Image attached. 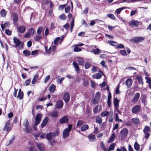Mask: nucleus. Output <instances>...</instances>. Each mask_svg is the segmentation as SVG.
<instances>
[{
	"instance_id": "nucleus-29",
	"label": "nucleus",
	"mask_w": 151,
	"mask_h": 151,
	"mask_svg": "<svg viewBox=\"0 0 151 151\" xmlns=\"http://www.w3.org/2000/svg\"><path fill=\"white\" fill-rule=\"evenodd\" d=\"M0 13L1 17H5L6 16L7 12L4 9H2L0 11Z\"/></svg>"
},
{
	"instance_id": "nucleus-61",
	"label": "nucleus",
	"mask_w": 151,
	"mask_h": 151,
	"mask_svg": "<svg viewBox=\"0 0 151 151\" xmlns=\"http://www.w3.org/2000/svg\"><path fill=\"white\" fill-rule=\"evenodd\" d=\"M56 27L55 26V24L53 23H52L50 26V29L51 30H53L55 29Z\"/></svg>"
},
{
	"instance_id": "nucleus-36",
	"label": "nucleus",
	"mask_w": 151,
	"mask_h": 151,
	"mask_svg": "<svg viewBox=\"0 0 151 151\" xmlns=\"http://www.w3.org/2000/svg\"><path fill=\"white\" fill-rule=\"evenodd\" d=\"M136 78L138 80L139 83L140 84L143 85V82L142 81V79L141 76H137L136 77Z\"/></svg>"
},
{
	"instance_id": "nucleus-17",
	"label": "nucleus",
	"mask_w": 151,
	"mask_h": 151,
	"mask_svg": "<svg viewBox=\"0 0 151 151\" xmlns=\"http://www.w3.org/2000/svg\"><path fill=\"white\" fill-rule=\"evenodd\" d=\"M35 120V123L33 125L32 127L33 129L35 131H36L37 130V127L38 125V114L36 115Z\"/></svg>"
},
{
	"instance_id": "nucleus-28",
	"label": "nucleus",
	"mask_w": 151,
	"mask_h": 151,
	"mask_svg": "<svg viewBox=\"0 0 151 151\" xmlns=\"http://www.w3.org/2000/svg\"><path fill=\"white\" fill-rule=\"evenodd\" d=\"M25 131L26 133H31L32 132V129L31 127L28 126L27 127H25Z\"/></svg>"
},
{
	"instance_id": "nucleus-57",
	"label": "nucleus",
	"mask_w": 151,
	"mask_h": 151,
	"mask_svg": "<svg viewBox=\"0 0 151 151\" xmlns=\"http://www.w3.org/2000/svg\"><path fill=\"white\" fill-rule=\"evenodd\" d=\"M47 47H45V51L47 54H50L51 52V48L50 47L49 49H47Z\"/></svg>"
},
{
	"instance_id": "nucleus-44",
	"label": "nucleus",
	"mask_w": 151,
	"mask_h": 151,
	"mask_svg": "<svg viewBox=\"0 0 151 151\" xmlns=\"http://www.w3.org/2000/svg\"><path fill=\"white\" fill-rule=\"evenodd\" d=\"M23 53L26 56H29L30 55V52L27 50H24Z\"/></svg>"
},
{
	"instance_id": "nucleus-43",
	"label": "nucleus",
	"mask_w": 151,
	"mask_h": 151,
	"mask_svg": "<svg viewBox=\"0 0 151 151\" xmlns=\"http://www.w3.org/2000/svg\"><path fill=\"white\" fill-rule=\"evenodd\" d=\"M116 151H127L126 148L124 147H121L120 148H118L116 150Z\"/></svg>"
},
{
	"instance_id": "nucleus-8",
	"label": "nucleus",
	"mask_w": 151,
	"mask_h": 151,
	"mask_svg": "<svg viewBox=\"0 0 151 151\" xmlns=\"http://www.w3.org/2000/svg\"><path fill=\"white\" fill-rule=\"evenodd\" d=\"M140 96V94L139 93H136L132 99V102L134 103L137 102L139 100Z\"/></svg>"
},
{
	"instance_id": "nucleus-39",
	"label": "nucleus",
	"mask_w": 151,
	"mask_h": 151,
	"mask_svg": "<svg viewBox=\"0 0 151 151\" xmlns=\"http://www.w3.org/2000/svg\"><path fill=\"white\" fill-rule=\"evenodd\" d=\"M78 63L80 65H83L84 63L83 59L81 58H80L78 61Z\"/></svg>"
},
{
	"instance_id": "nucleus-60",
	"label": "nucleus",
	"mask_w": 151,
	"mask_h": 151,
	"mask_svg": "<svg viewBox=\"0 0 151 151\" xmlns=\"http://www.w3.org/2000/svg\"><path fill=\"white\" fill-rule=\"evenodd\" d=\"M145 79L147 80V82L148 83L149 85L151 84V80L149 78L146 77H145Z\"/></svg>"
},
{
	"instance_id": "nucleus-27",
	"label": "nucleus",
	"mask_w": 151,
	"mask_h": 151,
	"mask_svg": "<svg viewBox=\"0 0 151 151\" xmlns=\"http://www.w3.org/2000/svg\"><path fill=\"white\" fill-rule=\"evenodd\" d=\"M141 98L142 103H143L144 105H145L147 103L146 101V96L144 95H142L141 97Z\"/></svg>"
},
{
	"instance_id": "nucleus-25",
	"label": "nucleus",
	"mask_w": 151,
	"mask_h": 151,
	"mask_svg": "<svg viewBox=\"0 0 151 151\" xmlns=\"http://www.w3.org/2000/svg\"><path fill=\"white\" fill-rule=\"evenodd\" d=\"M132 122L135 124L137 125L139 123V120L138 118H132L131 119Z\"/></svg>"
},
{
	"instance_id": "nucleus-3",
	"label": "nucleus",
	"mask_w": 151,
	"mask_h": 151,
	"mask_svg": "<svg viewBox=\"0 0 151 151\" xmlns=\"http://www.w3.org/2000/svg\"><path fill=\"white\" fill-rule=\"evenodd\" d=\"M12 126L11 125L10 120H8L6 122L3 128V131H6L8 133L9 132L12 128Z\"/></svg>"
},
{
	"instance_id": "nucleus-41",
	"label": "nucleus",
	"mask_w": 151,
	"mask_h": 151,
	"mask_svg": "<svg viewBox=\"0 0 151 151\" xmlns=\"http://www.w3.org/2000/svg\"><path fill=\"white\" fill-rule=\"evenodd\" d=\"M116 48H123L124 47V45L122 44H120L115 45Z\"/></svg>"
},
{
	"instance_id": "nucleus-40",
	"label": "nucleus",
	"mask_w": 151,
	"mask_h": 151,
	"mask_svg": "<svg viewBox=\"0 0 151 151\" xmlns=\"http://www.w3.org/2000/svg\"><path fill=\"white\" fill-rule=\"evenodd\" d=\"M101 97V95L100 93L99 92H97L96 94V95L94 97V99H97L99 101Z\"/></svg>"
},
{
	"instance_id": "nucleus-32",
	"label": "nucleus",
	"mask_w": 151,
	"mask_h": 151,
	"mask_svg": "<svg viewBox=\"0 0 151 151\" xmlns=\"http://www.w3.org/2000/svg\"><path fill=\"white\" fill-rule=\"evenodd\" d=\"M101 77V75L99 73H96L93 75L92 77L94 78L99 79Z\"/></svg>"
},
{
	"instance_id": "nucleus-6",
	"label": "nucleus",
	"mask_w": 151,
	"mask_h": 151,
	"mask_svg": "<svg viewBox=\"0 0 151 151\" xmlns=\"http://www.w3.org/2000/svg\"><path fill=\"white\" fill-rule=\"evenodd\" d=\"M128 133V129L126 128H124L122 129L120 134L122 137L124 138L127 136Z\"/></svg>"
},
{
	"instance_id": "nucleus-33",
	"label": "nucleus",
	"mask_w": 151,
	"mask_h": 151,
	"mask_svg": "<svg viewBox=\"0 0 151 151\" xmlns=\"http://www.w3.org/2000/svg\"><path fill=\"white\" fill-rule=\"evenodd\" d=\"M127 9L126 7H123L117 9L116 11V12L117 14H119L124 9Z\"/></svg>"
},
{
	"instance_id": "nucleus-22",
	"label": "nucleus",
	"mask_w": 151,
	"mask_h": 151,
	"mask_svg": "<svg viewBox=\"0 0 151 151\" xmlns=\"http://www.w3.org/2000/svg\"><path fill=\"white\" fill-rule=\"evenodd\" d=\"M55 85L52 84L49 88V91L52 93H53L55 91Z\"/></svg>"
},
{
	"instance_id": "nucleus-4",
	"label": "nucleus",
	"mask_w": 151,
	"mask_h": 151,
	"mask_svg": "<svg viewBox=\"0 0 151 151\" xmlns=\"http://www.w3.org/2000/svg\"><path fill=\"white\" fill-rule=\"evenodd\" d=\"M35 31L33 28H31L27 30V32L24 35L25 38H29L35 34Z\"/></svg>"
},
{
	"instance_id": "nucleus-10",
	"label": "nucleus",
	"mask_w": 151,
	"mask_h": 151,
	"mask_svg": "<svg viewBox=\"0 0 151 151\" xmlns=\"http://www.w3.org/2000/svg\"><path fill=\"white\" fill-rule=\"evenodd\" d=\"M69 119L68 118L65 116H64L61 118L59 120V123L62 124L63 123H66L68 122Z\"/></svg>"
},
{
	"instance_id": "nucleus-50",
	"label": "nucleus",
	"mask_w": 151,
	"mask_h": 151,
	"mask_svg": "<svg viewBox=\"0 0 151 151\" xmlns=\"http://www.w3.org/2000/svg\"><path fill=\"white\" fill-rule=\"evenodd\" d=\"M108 43H109V44H110V45H111L112 46H114L115 47V45H114V44H116L117 43L115 41H111V40L108 41Z\"/></svg>"
},
{
	"instance_id": "nucleus-20",
	"label": "nucleus",
	"mask_w": 151,
	"mask_h": 151,
	"mask_svg": "<svg viewBox=\"0 0 151 151\" xmlns=\"http://www.w3.org/2000/svg\"><path fill=\"white\" fill-rule=\"evenodd\" d=\"M24 93L22 91H21V89H19V92L17 96V98H19L20 100L22 99L23 98Z\"/></svg>"
},
{
	"instance_id": "nucleus-47",
	"label": "nucleus",
	"mask_w": 151,
	"mask_h": 151,
	"mask_svg": "<svg viewBox=\"0 0 151 151\" xmlns=\"http://www.w3.org/2000/svg\"><path fill=\"white\" fill-rule=\"evenodd\" d=\"M83 124V122L82 120H79L78 121L76 124L77 127H78L81 126Z\"/></svg>"
},
{
	"instance_id": "nucleus-18",
	"label": "nucleus",
	"mask_w": 151,
	"mask_h": 151,
	"mask_svg": "<svg viewBox=\"0 0 151 151\" xmlns=\"http://www.w3.org/2000/svg\"><path fill=\"white\" fill-rule=\"evenodd\" d=\"M48 120L49 119L48 117H45L41 124V127L42 128L44 127L46 125Z\"/></svg>"
},
{
	"instance_id": "nucleus-53",
	"label": "nucleus",
	"mask_w": 151,
	"mask_h": 151,
	"mask_svg": "<svg viewBox=\"0 0 151 151\" xmlns=\"http://www.w3.org/2000/svg\"><path fill=\"white\" fill-rule=\"evenodd\" d=\"M99 101V100L94 98L92 99V103L93 104H96L98 103Z\"/></svg>"
},
{
	"instance_id": "nucleus-59",
	"label": "nucleus",
	"mask_w": 151,
	"mask_h": 151,
	"mask_svg": "<svg viewBox=\"0 0 151 151\" xmlns=\"http://www.w3.org/2000/svg\"><path fill=\"white\" fill-rule=\"evenodd\" d=\"M109 114V112L107 111H104L101 114V116H105L108 115Z\"/></svg>"
},
{
	"instance_id": "nucleus-58",
	"label": "nucleus",
	"mask_w": 151,
	"mask_h": 151,
	"mask_svg": "<svg viewBox=\"0 0 151 151\" xmlns=\"http://www.w3.org/2000/svg\"><path fill=\"white\" fill-rule=\"evenodd\" d=\"M5 32L6 34L7 35H10L12 34V32L9 29H5Z\"/></svg>"
},
{
	"instance_id": "nucleus-9",
	"label": "nucleus",
	"mask_w": 151,
	"mask_h": 151,
	"mask_svg": "<svg viewBox=\"0 0 151 151\" xmlns=\"http://www.w3.org/2000/svg\"><path fill=\"white\" fill-rule=\"evenodd\" d=\"M63 101L60 100H59L56 102L55 106L57 108L60 109L63 107Z\"/></svg>"
},
{
	"instance_id": "nucleus-51",
	"label": "nucleus",
	"mask_w": 151,
	"mask_h": 151,
	"mask_svg": "<svg viewBox=\"0 0 151 151\" xmlns=\"http://www.w3.org/2000/svg\"><path fill=\"white\" fill-rule=\"evenodd\" d=\"M70 9V6H68L67 7L65 8V11L66 13H69Z\"/></svg>"
},
{
	"instance_id": "nucleus-52",
	"label": "nucleus",
	"mask_w": 151,
	"mask_h": 151,
	"mask_svg": "<svg viewBox=\"0 0 151 151\" xmlns=\"http://www.w3.org/2000/svg\"><path fill=\"white\" fill-rule=\"evenodd\" d=\"M31 80L30 79H29L27 80H26L24 82V85L26 86H28L29 85L30 83L31 82Z\"/></svg>"
},
{
	"instance_id": "nucleus-24",
	"label": "nucleus",
	"mask_w": 151,
	"mask_h": 151,
	"mask_svg": "<svg viewBox=\"0 0 151 151\" xmlns=\"http://www.w3.org/2000/svg\"><path fill=\"white\" fill-rule=\"evenodd\" d=\"M88 138L90 140L91 142H94L96 139V137L95 135L91 134L88 136Z\"/></svg>"
},
{
	"instance_id": "nucleus-37",
	"label": "nucleus",
	"mask_w": 151,
	"mask_h": 151,
	"mask_svg": "<svg viewBox=\"0 0 151 151\" xmlns=\"http://www.w3.org/2000/svg\"><path fill=\"white\" fill-rule=\"evenodd\" d=\"M88 128V126L87 124H85L82 126L81 128L82 131H84Z\"/></svg>"
},
{
	"instance_id": "nucleus-13",
	"label": "nucleus",
	"mask_w": 151,
	"mask_h": 151,
	"mask_svg": "<svg viewBox=\"0 0 151 151\" xmlns=\"http://www.w3.org/2000/svg\"><path fill=\"white\" fill-rule=\"evenodd\" d=\"M129 24L131 26L137 27L139 25V22L137 20H133L129 22Z\"/></svg>"
},
{
	"instance_id": "nucleus-63",
	"label": "nucleus",
	"mask_w": 151,
	"mask_h": 151,
	"mask_svg": "<svg viewBox=\"0 0 151 151\" xmlns=\"http://www.w3.org/2000/svg\"><path fill=\"white\" fill-rule=\"evenodd\" d=\"M66 6L65 4L61 5L59 6L58 9L60 10H63Z\"/></svg>"
},
{
	"instance_id": "nucleus-54",
	"label": "nucleus",
	"mask_w": 151,
	"mask_h": 151,
	"mask_svg": "<svg viewBox=\"0 0 151 151\" xmlns=\"http://www.w3.org/2000/svg\"><path fill=\"white\" fill-rule=\"evenodd\" d=\"M91 65L90 63L87 62L85 63V67L86 69L88 68Z\"/></svg>"
},
{
	"instance_id": "nucleus-49",
	"label": "nucleus",
	"mask_w": 151,
	"mask_h": 151,
	"mask_svg": "<svg viewBox=\"0 0 151 151\" xmlns=\"http://www.w3.org/2000/svg\"><path fill=\"white\" fill-rule=\"evenodd\" d=\"M92 52L95 54H97L100 52V50L98 48H96L95 50H92Z\"/></svg>"
},
{
	"instance_id": "nucleus-1",
	"label": "nucleus",
	"mask_w": 151,
	"mask_h": 151,
	"mask_svg": "<svg viewBox=\"0 0 151 151\" xmlns=\"http://www.w3.org/2000/svg\"><path fill=\"white\" fill-rule=\"evenodd\" d=\"M72 125L70 124L68 125V128L65 129L63 133V137L64 138L67 137L69 135V132L71 131Z\"/></svg>"
},
{
	"instance_id": "nucleus-38",
	"label": "nucleus",
	"mask_w": 151,
	"mask_h": 151,
	"mask_svg": "<svg viewBox=\"0 0 151 151\" xmlns=\"http://www.w3.org/2000/svg\"><path fill=\"white\" fill-rule=\"evenodd\" d=\"M107 16L108 17L113 20H115L116 19V17L115 16L111 13L107 14Z\"/></svg>"
},
{
	"instance_id": "nucleus-12",
	"label": "nucleus",
	"mask_w": 151,
	"mask_h": 151,
	"mask_svg": "<svg viewBox=\"0 0 151 151\" xmlns=\"http://www.w3.org/2000/svg\"><path fill=\"white\" fill-rule=\"evenodd\" d=\"M144 38H131L130 40V41L132 43L137 44L142 41L144 40Z\"/></svg>"
},
{
	"instance_id": "nucleus-5",
	"label": "nucleus",
	"mask_w": 151,
	"mask_h": 151,
	"mask_svg": "<svg viewBox=\"0 0 151 151\" xmlns=\"http://www.w3.org/2000/svg\"><path fill=\"white\" fill-rule=\"evenodd\" d=\"M12 16L13 24L16 26H18L19 25L18 23L19 18L17 14L16 13H13L12 14Z\"/></svg>"
},
{
	"instance_id": "nucleus-2",
	"label": "nucleus",
	"mask_w": 151,
	"mask_h": 151,
	"mask_svg": "<svg viewBox=\"0 0 151 151\" xmlns=\"http://www.w3.org/2000/svg\"><path fill=\"white\" fill-rule=\"evenodd\" d=\"M13 40L16 47H18L20 49L23 48L24 46L23 42L20 41L18 38H13Z\"/></svg>"
},
{
	"instance_id": "nucleus-56",
	"label": "nucleus",
	"mask_w": 151,
	"mask_h": 151,
	"mask_svg": "<svg viewBox=\"0 0 151 151\" xmlns=\"http://www.w3.org/2000/svg\"><path fill=\"white\" fill-rule=\"evenodd\" d=\"M66 16L64 14H62L59 16V18L60 19L65 20L66 19Z\"/></svg>"
},
{
	"instance_id": "nucleus-14",
	"label": "nucleus",
	"mask_w": 151,
	"mask_h": 151,
	"mask_svg": "<svg viewBox=\"0 0 151 151\" xmlns=\"http://www.w3.org/2000/svg\"><path fill=\"white\" fill-rule=\"evenodd\" d=\"M70 99V96L69 93H65L63 96V99L66 103L68 102Z\"/></svg>"
},
{
	"instance_id": "nucleus-21",
	"label": "nucleus",
	"mask_w": 151,
	"mask_h": 151,
	"mask_svg": "<svg viewBox=\"0 0 151 151\" xmlns=\"http://www.w3.org/2000/svg\"><path fill=\"white\" fill-rule=\"evenodd\" d=\"M132 82V81L131 79L129 78L126 80V83L128 88H129L131 87Z\"/></svg>"
},
{
	"instance_id": "nucleus-45",
	"label": "nucleus",
	"mask_w": 151,
	"mask_h": 151,
	"mask_svg": "<svg viewBox=\"0 0 151 151\" xmlns=\"http://www.w3.org/2000/svg\"><path fill=\"white\" fill-rule=\"evenodd\" d=\"M150 127L148 126H146L143 129V132L144 133H147L148 132L150 131Z\"/></svg>"
},
{
	"instance_id": "nucleus-11",
	"label": "nucleus",
	"mask_w": 151,
	"mask_h": 151,
	"mask_svg": "<svg viewBox=\"0 0 151 151\" xmlns=\"http://www.w3.org/2000/svg\"><path fill=\"white\" fill-rule=\"evenodd\" d=\"M56 135L54 132H50L47 134L46 136V138L48 140H51L52 138L54 137Z\"/></svg>"
},
{
	"instance_id": "nucleus-64",
	"label": "nucleus",
	"mask_w": 151,
	"mask_h": 151,
	"mask_svg": "<svg viewBox=\"0 0 151 151\" xmlns=\"http://www.w3.org/2000/svg\"><path fill=\"white\" fill-rule=\"evenodd\" d=\"M121 54L124 55L126 56L127 55V53L126 51L124 50H121L120 51Z\"/></svg>"
},
{
	"instance_id": "nucleus-42",
	"label": "nucleus",
	"mask_w": 151,
	"mask_h": 151,
	"mask_svg": "<svg viewBox=\"0 0 151 151\" xmlns=\"http://www.w3.org/2000/svg\"><path fill=\"white\" fill-rule=\"evenodd\" d=\"M38 78V74L35 75L32 81V84H35L36 81L37 79Z\"/></svg>"
},
{
	"instance_id": "nucleus-34",
	"label": "nucleus",
	"mask_w": 151,
	"mask_h": 151,
	"mask_svg": "<svg viewBox=\"0 0 151 151\" xmlns=\"http://www.w3.org/2000/svg\"><path fill=\"white\" fill-rule=\"evenodd\" d=\"M134 149L137 151H138L140 149V146L139 144L137 142H135L134 144Z\"/></svg>"
},
{
	"instance_id": "nucleus-48",
	"label": "nucleus",
	"mask_w": 151,
	"mask_h": 151,
	"mask_svg": "<svg viewBox=\"0 0 151 151\" xmlns=\"http://www.w3.org/2000/svg\"><path fill=\"white\" fill-rule=\"evenodd\" d=\"M23 124L25 127H27L29 126V123L27 119L24 121Z\"/></svg>"
},
{
	"instance_id": "nucleus-30",
	"label": "nucleus",
	"mask_w": 151,
	"mask_h": 151,
	"mask_svg": "<svg viewBox=\"0 0 151 151\" xmlns=\"http://www.w3.org/2000/svg\"><path fill=\"white\" fill-rule=\"evenodd\" d=\"M38 150L40 151H44L45 147L44 145L42 143L38 144Z\"/></svg>"
},
{
	"instance_id": "nucleus-31",
	"label": "nucleus",
	"mask_w": 151,
	"mask_h": 151,
	"mask_svg": "<svg viewBox=\"0 0 151 151\" xmlns=\"http://www.w3.org/2000/svg\"><path fill=\"white\" fill-rule=\"evenodd\" d=\"M119 101L116 98H115L114 101V105L115 107H118L119 106Z\"/></svg>"
},
{
	"instance_id": "nucleus-35",
	"label": "nucleus",
	"mask_w": 151,
	"mask_h": 151,
	"mask_svg": "<svg viewBox=\"0 0 151 151\" xmlns=\"http://www.w3.org/2000/svg\"><path fill=\"white\" fill-rule=\"evenodd\" d=\"M115 145L114 143H113L111 144L109 147V148L108 150L106 151H110L111 150H113L114 149V148L115 147Z\"/></svg>"
},
{
	"instance_id": "nucleus-7",
	"label": "nucleus",
	"mask_w": 151,
	"mask_h": 151,
	"mask_svg": "<svg viewBox=\"0 0 151 151\" xmlns=\"http://www.w3.org/2000/svg\"><path fill=\"white\" fill-rule=\"evenodd\" d=\"M141 109L140 105H137L134 106L132 108V111L133 113H136L139 111Z\"/></svg>"
},
{
	"instance_id": "nucleus-46",
	"label": "nucleus",
	"mask_w": 151,
	"mask_h": 151,
	"mask_svg": "<svg viewBox=\"0 0 151 151\" xmlns=\"http://www.w3.org/2000/svg\"><path fill=\"white\" fill-rule=\"evenodd\" d=\"M44 29L42 27L40 26L38 27V35L40 34L42 32H44Z\"/></svg>"
},
{
	"instance_id": "nucleus-62",
	"label": "nucleus",
	"mask_w": 151,
	"mask_h": 151,
	"mask_svg": "<svg viewBox=\"0 0 151 151\" xmlns=\"http://www.w3.org/2000/svg\"><path fill=\"white\" fill-rule=\"evenodd\" d=\"M49 143H50V145L52 146H53L55 143V140L54 139H52V140H49Z\"/></svg>"
},
{
	"instance_id": "nucleus-15",
	"label": "nucleus",
	"mask_w": 151,
	"mask_h": 151,
	"mask_svg": "<svg viewBox=\"0 0 151 151\" xmlns=\"http://www.w3.org/2000/svg\"><path fill=\"white\" fill-rule=\"evenodd\" d=\"M37 101H36L33 103L32 104V113L34 116L35 112V109L36 108V110H38V104H37Z\"/></svg>"
},
{
	"instance_id": "nucleus-16",
	"label": "nucleus",
	"mask_w": 151,
	"mask_h": 151,
	"mask_svg": "<svg viewBox=\"0 0 151 151\" xmlns=\"http://www.w3.org/2000/svg\"><path fill=\"white\" fill-rule=\"evenodd\" d=\"M17 29L20 33L22 34L26 31V28L24 26H19L17 27Z\"/></svg>"
},
{
	"instance_id": "nucleus-26",
	"label": "nucleus",
	"mask_w": 151,
	"mask_h": 151,
	"mask_svg": "<svg viewBox=\"0 0 151 151\" xmlns=\"http://www.w3.org/2000/svg\"><path fill=\"white\" fill-rule=\"evenodd\" d=\"M73 65L74 66L77 73H79L80 72V70L78 64L75 62H73Z\"/></svg>"
},
{
	"instance_id": "nucleus-55",
	"label": "nucleus",
	"mask_w": 151,
	"mask_h": 151,
	"mask_svg": "<svg viewBox=\"0 0 151 151\" xmlns=\"http://www.w3.org/2000/svg\"><path fill=\"white\" fill-rule=\"evenodd\" d=\"M74 51L75 52H80L81 51V48L76 46L74 48Z\"/></svg>"
},
{
	"instance_id": "nucleus-19",
	"label": "nucleus",
	"mask_w": 151,
	"mask_h": 151,
	"mask_svg": "<svg viewBox=\"0 0 151 151\" xmlns=\"http://www.w3.org/2000/svg\"><path fill=\"white\" fill-rule=\"evenodd\" d=\"M49 114L50 116L53 117H56L58 116V113L56 111H54L50 112L49 113Z\"/></svg>"
},
{
	"instance_id": "nucleus-23",
	"label": "nucleus",
	"mask_w": 151,
	"mask_h": 151,
	"mask_svg": "<svg viewBox=\"0 0 151 151\" xmlns=\"http://www.w3.org/2000/svg\"><path fill=\"white\" fill-rule=\"evenodd\" d=\"M115 137V134L114 132H113L109 139L108 143H110L113 142L114 139Z\"/></svg>"
}]
</instances>
